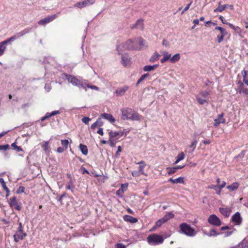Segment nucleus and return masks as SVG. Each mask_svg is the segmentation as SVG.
<instances>
[{
    "label": "nucleus",
    "instance_id": "nucleus-1",
    "mask_svg": "<svg viewBox=\"0 0 248 248\" xmlns=\"http://www.w3.org/2000/svg\"><path fill=\"white\" fill-rule=\"evenodd\" d=\"M121 111L122 112V118L124 120L140 121L141 118V116L129 108L122 109Z\"/></svg>",
    "mask_w": 248,
    "mask_h": 248
},
{
    "label": "nucleus",
    "instance_id": "nucleus-2",
    "mask_svg": "<svg viewBox=\"0 0 248 248\" xmlns=\"http://www.w3.org/2000/svg\"><path fill=\"white\" fill-rule=\"evenodd\" d=\"M128 50H139L136 39L134 40H128L124 44L122 43L117 46V50L119 54H121L122 51V48Z\"/></svg>",
    "mask_w": 248,
    "mask_h": 248
},
{
    "label": "nucleus",
    "instance_id": "nucleus-3",
    "mask_svg": "<svg viewBox=\"0 0 248 248\" xmlns=\"http://www.w3.org/2000/svg\"><path fill=\"white\" fill-rule=\"evenodd\" d=\"M30 30L29 29H26L19 32H18L16 34V35L13 36L7 39L6 40H4L0 43V56L2 55L4 53V52L6 49V45L8 43L10 42L11 41H14L16 38L20 37L25 34L29 32Z\"/></svg>",
    "mask_w": 248,
    "mask_h": 248
},
{
    "label": "nucleus",
    "instance_id": "nucleus-4",
    "mask_svg": "<svg viewBox=\"0 0 248 248\" xmlns=\"http://www.w3.org/2000/svg\"><path fill=\"white\" fill-rule=\"evenodd\" d=\"M180 229L185 234L188 236H194L196 234V232L186 223L181 224L180 225Z\"/></svg>",
    "mask_w": 248,
    "mask_h": 248
},
{
    "label": "nucleus",
    "instance_id": "nucleus-5",
    "mask_svg": "<svg viewBox=\"0 0 248 248\" xmlns=\"http://www.w3.org/2000/svg\"><path fill=\"white\" fill-rule=\"evenodd\" d=\"M174 217V215L172 212L167 213L162 218H160L156 221L154 228L156 229L160 227L163 224L165 223L170 219L173 218Z\"/></svg>",
    "mask_w": 248,
    "mask_h": 248
},
{
    "label": "nucleus",
    "instance_id": "nucleus-6",
    "mask_svg": "<svg viewBox=\"0 0 248 248\" xmlns=\"http://www.w3.org/2000/svg\"><path fill=\"white\" fill-rule=\"evenodd\" d=\"M196 98L200 104L203 105L207 103L209 100V93L206 91L201 92L196 95Z\"/></svg>",
    "mask_w": 248,
    "mask_h": 248
},
{
    "label": "nucleus",
    "instance_id": "nucleus-7",
    "mask_svg": "<svg viewBox=\"0 0 248 248\" xmlns=\"http://www.w3.org/2000/svg\"><path fill=\"white\" fill-rule=\"evenodd\" d=\"M147 240L149 243L152 245H158L162 244L163 242V238L159 235L154 234L151 235H149L147 237Z\"/></svg>",
    "mask_w": 248,
    "mask_h": 248
},
{
    "label": "nucleus",
    "instance_id": "nucleus-8",
    "mask_svg": "<svg viewBox=\"0 0 248 248\" xmlns=\"http://www.w3.org/2000/svg\"><path fill=\"white\" fill-rule=\"evenodd\" d=\"M66 78L68 82L72 83L73 85L78 86L79 88H83L86 90V87L76 77L72 75H66Z\"/></svg>",
    "mask_w": 248,
    "mask_h": 248
},
{
    "label": "nucleus",
    "instance_id": "nucleus-9",
    "mask_svg": "<svg viewBox=\"0 0 248 248\" xmlns=\"http://www.w3.org/2000/svg\"><path fill=\"white\" fill-rule=\"evenodd\" d=\"M208 222L214 226H219L221 225V221L219 218L215 215L210 216L208 219Z\"/></svg>",
    "mask_w": 248,
    "mask_h": 248
},
{
    "label": "nucleus",
    "instance_id": "nucleus-10",
    "mask_svg": "<svg viewBox=\"0 0 248 248\" xmlns=\"http://www.w3.org/2000/svg\"><path fill=\"white\" fill-rule=\"evenodd\" d=\"M95 0H85L82 2H78L74 5V7L81 9L83 7L89 6L93 4Z\"/></svg>",
    "mask_w": 248,
    "mask_h": 248
},
{
    "label": "nucleus",
    "instance_id": "nucleus-11",
    "mask_svg": "<svg viewBox=\"0 0 248 248\" xmlns=\"http://www.w3.org/2000/svg\"><path fill=\"white\" fill-rule=\"evenodd\" d=\"M57 17V15H53L50 16H48L38 22V24L41 25H45L46 24L52 21L54 19L56 18Z\"/></svg>",
    "mask_w": 248,
    "mask_h": 248
},
{
    "label": "nucleus",
    "instance_id": "nucleus-12",
    "mask_svg": "<svg viewBox=\"0 0 248 248\" xmlns=\"http://www.w3.org/2000/svg\"><path fill=\"white\" fill-rule=\"evenodd\" d=\"M26 236L27 233L23 232V231L17 230L14 235V239L15 242H17L20 240H23Z\"/></svg>",
    "mask_w": 248,
    "mask_h": 248
},
{
    "label": "nucleus",
    "instance_id": "nucleus-13",
    "mask_svg": "<svg viewBox=\"0 0 248 248\" xmlns=\"http://www.w3.org/2000/svg\"><path fill=\"white\" fill-rule=\"evenodd\" d=\"M232 221L236 225H240L242 222V218L240 214L237 212L232 217Z\"/></svg>",
    "mask_w": 248,
    "mask_h": 248
},
{
    "label": "nucleus",
    "instance_id": "nucleus-14",
    "mask_svg": "<svg viewBox=\"0 0 248 248\" xmlns=\"http://www.w3.org/2000/svg\"><path fill=\"white\" fill-rule=\"evenodd\" d=\"M127 184H122L121 187L116 191V195L120 197H123L124 191L127 188Z\"/></svg>",
    "mask_w": 248,
    "mask_h": 248
},
{
    "label": "nucleus",
    "instance_id": "nucleus-15",
    "mask_svg": "<svg viewBox=\"0 0 248 248\" xmlns=\"http://www.w3.org/2000/svg\"><path fill=\"white\" fill-rule=\"evenodd\" d=\"M219 211L220 213L222 215H223L225 217H227L230 215L231 213L232 212V209L230 207H227V208L220 207L219 208Z\"/></svg>",
    "mask_w": 248,
    "mask_h": 248
},
{
    "label": "nucleus",
    "instance_id": "nucleus-16",
    "mask_svg": "<svg viewBox=\"0 0 248 248\" xmlns=\"http://www.w3.org/2000/svg\"><path fill=\"white\" fill-rule=\"evenodd\" d=\"M223 114L221 113L218 115V117L217 119H215L214 121L215 123L214 124L215 126L217 127L219 125V124H224L225 123V120L223 118Z\"/></svg>",
    "mask_w": 248,
    "mask_h": 248
},
{
    "label": "nucleus",
    "instance_id": "nucleus-17",
    "mask_svg": "<svg viewBox=\"0 0 248 248\" xmlns=\"http://www.w3.org/2000/svg\"><path fill=\"white\" fill-rule=\"evenodd\" d=\"M122 64L124 66H128L130 65V58L127 55H122Z\"/></svg>",
    "mask_w": 248,
    "mask_h": 248
},
{
    "label": "nucleus",
    "instance_id": "nucleus-18",
    "mask_svg": "<svg viewBox=\"0 0 248 248\" xmlns=\"http://www.w3.org/2000/svg\"><path fill=\"white\" fill-rule=\"evenodd\" d=\"M101 116L102 118L108 120L110 123H113L115 121V118L110 114L104 113L102 114Z\"/></svg>",
    "mask_w": 248,
    "mask_h": 248
},
{
    "label": "nucleus",
    "instance_id": "nucleus-19",
    "mask_svg": "<svg viewBox=\"0 0 248 248\" xmlns=\"http://www.w3.org/2000/svg\"><path fill=\"white\" fill-rule=\"evenodd\" d=\"M162 55L163 58L160 60V62L162 63H164L165 62L168 61L169 60L170 61V59L171 57V54L169 53L167 51H163L162 52Z\"/></svg>",
    "mask_w": 248,
    "mask_h": 248
},
{
    "label": "nucleus",
    "instance_id": "nucleus-20",
    "mask_svg": "<svg viewBox=\"0 0 248 248\" xmlns=\"http://www.w3.org/2000/svg\"><path fill=\"white\" fill-rule=\"evenodd\" d=\"M123 134H124V132H121V131L117 132V131H113L110 130L109 132V138L112 139H114L117 136H122L123 135Z\"/></svg>",
    "mask_w": 248,
    "mask_h": 248
},
{
    "label": "nucleus",
    "instance_id": "nucleus-21",
    "mask_svg": "<svg viewBox=\"0 0 248 248\" xmlns=\"http://www.w3.org/2000/svg\"><path fill=\"white\" fill-rule=\"evenodd\" d=\"M131 28H138L142 30L144 28L143 20L141 19H139L134 25L131 26Z\"/></svg>",
    "mask_w": 248,
    "mask_h": 248
},
{
    "label": "nucleus",
    "instance_id": "nucleus-22",
    "mask_svg": "<svg viewBox=\"0 0 248 248\" xmlns=\"http://www.w3.org/2000/svg\"><path fill=\"white\" fill-rule=\"evenodd\" d=\"M124 220L126 222H130L132 223H135L138 221V219L137 218L129 215L124 216Z\"/></svg>",
    "mask_w": 248,
    "mask_h": 248
},
{
    "label": "nucleus",
    "instance_id": "nucleus-23",
    "mask_svg": "<svg viewBox=\"0 0 248 248\" xmlns=\"http://www.w3.org/2000/svg\"><path fill=\"white\" fill-rule=\"evenodd\" d=\"M138 164L140 165L139 167V171L141 173V174L147 176V174L145 173L144 171V169L146 166V164L145 163L144 161H141L139 162Z\"/></svg>",
    "mask_w": 248,
    "mask_h": 248
},
{
    "label": "nucleus",
    "instance_id": "nucleus-24",
    "mask_svg": "<svg viewBox=\"0 0 248 248\" xmlns=\"http://www.w3.org/2000/svg\"><path fill=\"white\" fill-rule=\"evenodd\" d=\"M60 113V111L59 110H55L53 111L51 113H46V116L44 117H43L41 118V121H44L46 120V119H48V118L50 117L51 116H53L54 115H55L56 114H58Z\"/></svg>",
    "mask_w": 248,
    "mask_h": 248
},
{
    "label": "nucleus",
    "instance_id": "nucleus-25",
    "mask_svg": "<svg viewBox=\"0 0 248 248\" xmlns=\"http://www.w3.org/2000/svg\"><path fill=\"white\" fill-rule=\"evenodd\" d=\"M158 66V64H155L153 65H145L143 67V71L144 72H149L155 70Z\"/></svg>",
    "mask_w": 248,
    "mask_h": 248
},
{
    "label": "nucleus",
    "instance_id": "nucleus-26",
    "mask_svg": "<svg viewBox=\"0 0 248 248\" xmlns=\"http://www.w3.org/2000/svg\"><path fill=\"white\" fill-rule=\"evenodd\" d=\"M160 55L159 54L155 51L152 56L149 59V62H154L159 60Z\"/></svg>",
    "mask_w": 248,
    "mask_h": 248
},
{
    "label": "nucleus",
    "instance_id": "nucleus-27",
    "mask_svg": "<svg viewBox=\"0 0 248 248\" xmlns=\"http://www.w3.org/2000/svg\"><path fill=\"white\" fill-rule=\"evenodd\" d=\"M168 181L173 184H183L184 183L183 177H179L175 179L170 178Z\"/></svg>",
    "mask_w": 248,
    "mask_h": 248
},
{
    "label": "nucleus",
    "instance_id": "nucleus-28",
    "mask_svg": "<svg viewBox=\"0 0 248 248\" xmlns=\"http://www.w3.org/2000/svg\"><path fill=\"white\" fill-rule=\"evenodd\" d=\"M103 125V122L101 121L100 118H98L97 121L92 124L91 128L94 129L96 127H101Z\"/></svg>",
    "mask_w": 248,
    "mask_h": 248
},
{
    "label": "nucleus",
    "instance_id": "nucleus-29",
    "mask_svg": "<svg viewBox=\"0 0 248 248\" xmlns=\"http://www.w3.org/2000/svg\"><path fill=\"white\" fill-rule=\"evenodd\" d=\"M136 39L138 44V47H139V50H140L144 46V40L141 37H138Z\"/></svg>",
    "mask_w": 248,
    "mask_h": 248
},
{
    "label": "nucleus",
    "instance_id": "nucleus-30",
    "mask_svg": "<svg viewBox=\"0 0 248 248\" xmlns=\"http://www.w3.org/2000/svg\"><path fill=\"white\" fill-rule=\"evenodd\" d=\"M239 184L238 183H233L227 186V188L231 191H234L238 188Z\"/></svg>",
    "mask_w": 248,
    "mask_h": 248
},
{
    "label": "nucleus",
    "instance_id": "nucleus-31",
    "mask_svg": "<svg viewBox=\"0 0 248 248\" xmlns=\"http://www.w3.org/2000/svg\"><path fill=\"white\" fill-rule=\"evenodd\" d=\"M228 4L219 5L217 8L214 9V12L215 13L221 12L223 10H224L226 8H228Z\"/></svg>",
    "mask_w": 248,
    "mask_h": 248
},
{
    "label": "nucleus",
    "instance_id": "nucleus-32",
    "mask_svg": "<svg viewBox=\"0 0 248 248\" xmlns=\"http://www.w3.org/2000/svg\"><path fill=\"white\" fill-rule=\"evenodd\" d=\"M79 150L84 155H87L88 153L87 147L82 144L79 145Z\"/></svg>",
    "mask_w": 248,
    "mask_h": 248
},
{
    "label": "nucleus",
    "instance_id": "nucleus-33",
    "mask_svg": "<svg viewBox=\"0 0 248 248\" xmlns=\"http://www.w3.org/2000/svg\"><path fill=\"white\" fill-rule=\"evenodd\" d=\"M180 59V55L179 53L176 54L172 57H170V62L171 63H175L178 62Z\"/></svg>",
    "mask_w": 248,
    "mask_h": 248
},
{
    "label": "nucleus",
    "instance_id": "nucleus-34",
    "mask_svg": "<svg viewBox=\"0 0 248 248\" xmlns=\"http://www.w3.org/2000/svg\"><path fill=\"white\" fill-rule=\"evenodd\" d=\"M197 143V140H194L192 141L191 145L189 146V153H193V152L194 151V150L196 147Z\"/></svg>",
    "mask_w": 248,
    "mask_h": 248
},
{
    "label": "nucleus",
    "instance_id": "nucleus-35",
    "mask_svg": "<svg viewBox=\"0 0 248 248\" xmlns=\"http://www.w3.org/2000/svg\"><path fill=\"white\" fill-rule=\"evenodd\" d=\"M127 90V87H124L123 88H121L119 90H117L116 91V94L118 96H121L124 94V93L126 92V91Z\"/></svg>",
    "mask_w": 248,
    "mask_h": 248
},
{
    "label": "nucleus",
    "instance_id": "nucleus-36",
    "mask_svg": "<svg viewBox=\"0 0 248 248\" xmlns=\"http://www.w3.org/2000/svg\"><path fill=\"white\" fill-rule=\"evenodd\" d=\"M185 156V155L183 152H181V153L179 154L177 156V159L175 162V164H177L179 161L184 159Z\"/></svg>",
    "mask_w": 248,
    "mask_h": 248
},
{
    "label": "nucleus",
    "instance_id": "nucleus-37",
    "mask_svg": "<svg viewBox=\"0 0 248 248\" xmlns=\"http://www.w3.org/2000/svg\"><path fill=\"white\" fill-rule=\"evenodd\" d=\"M17 203L16 197H13L10 199L9 204L11 207H14Z\"/></svg>",
    "mask_w": 248,
    "mask_h": 248
},
{
    "label": "nucleus",
    "instance_id": "nucleus-38",
    "mask_svg": "<svg viewBox=\"0 0 248 248\" xmlns=\"http://www.w3.org/2000/svg\"><path fill=\"white\" fill-rule=\"evenodd\" d=\"M74 188L75 186L73 184V181L71 179V180L68 182V185L66 186V189L67 190H71V191H73Z\"/></svg>",
    "mask_w": 248,
    "mask_h": 248
},
{
    "label": "nucleus",
    "instance_id": "nucleus-39",
    "mask_svg": "<svg viewBox=\"0 0 248 248\" xmlns=\"http://www.w3.org/2000/svg\"><path fill=\"white\" fill-rule=\"evenodd\" d=\"M238 248H248V243L247 241H243L238 244Z\"/></svg>",
    "mask_w": 248,
    "mask_h": 248
},
{
    "label": "nucleus",
    "instance_id": "nucleus-40",
    "mask_svg": "<svg viewBox=\"0 0 248 248\" xmlns=\"http://www.w3.org/2000/svg\"><path fill=\"white\" fill-rule=\"evenodd\" d=\"M149 74L148 73L144 74L143 75H142L140 78L139 79L137 82V85H138L140 84L141 81H142L143 80H144L146 78L149 77Z\"/></svg>",
    "mask_w": 248,
    "mask_h": 248
},
{
    "label": "nucleus",
    "instance_id": "nucleus-41",
    "mask_svg": "<svg viewBox=\"0 0 248 248\" xmlns=\"http://www.w3.org/2000/svg\"><path fill=\"white\" fill-rule=\"evenodd\" d=\"M204 233L210 237L212 236H217L219 234V233H217L216 231L214 229L211 230L209 233H206L205 232H204Z\"/></svg>",
    "mask_w": 248,
    "mask_h": 248
},
{
    "label": "nucleus",
    "instance_id": "nucleus-42",
    "mask_svg": "<svg viewBox=\"0 0 248 248\" xmlns=\"http://www.w3.org/2000/svg\"><path fill=\"white\" fill-rule=\"evenodd\" d=\"M61 144L64 149H67L68 144L69 141L67 140H61Z\"/></svg>",
    "mask_w": 248,
    "mask_h": 248
},
{
    "label": "nucleus",
    "instance_id": "nucleus-43",
    "mask_svg": "<svg viewBox=\"0 0 248 248\" xmlns=\"http://www.w3.org/2000/svg\"><path fill=\"white\" fill-rule=\"evenodd\" d=\"M0 182L1 184L2 187L4 188V189L7 192H9V190L8 188V187L6 186V184L4 181V179L2 178L0 179Z\"/></svg>",
    "mask_w": 248,
    "mask_h": 248
},
{
    "label": "nucleus",
    "instance_id": "nucleus-44",
    "mask_svg": "<svg viewBox=\"0 0 248 248\" xmlns=\"http://www.w3.org/2000/svg\"><path fill=\"white\" fill-rule=\"evenodd\" d=\"M226 34H227L220 33L219 34L217 35V39L218 43H221L223 40L224 37Z\"/></svg>",
    "mask_w": 248,
    "mask_h": 248
},
{
    "label": "nucleus",
    "instance_id": "nucleus-45",
    "mask_svg": "<svg viewBox=\"0 0 248 248\" xmlns=\"http://www.w3.org/2000/svg\"><path fill=\"white\" fill-rule=\"evenodd\" d=\"M11 146L15 150H16L17 152H20L22 151L21 147L20 146H17L16 142L13 143Z\"/></svg>",
    "mask_w": 248,
    "mask_h": 248
},
{
    "label": "nucleus",
    "instance_id": "nucleus-46",
    "mask_svg": "<svg viewBox=\"0 0 248 248\" xmlns=\"http://www.w3.org/2000/svg\"><path fill=\"white\" fill-rule=\"evenodd\" d=\"M167 169L168 170V173L169 175L173 174L175 172V171L176 170L175 167H172V168L169 167V168H167Z\"/></svg>",
    "mask_w": 248,
    "mask_h": 248
},
{
    "label": "nucleus",
    "instance_id": "nucleus-47",
    "mask_svg": "<svg viewBox=\"0 0 248 248\" xmlns=\"http://www.w3.org/2000/svg\"><path fill=\"white\" fill-rule=\"evenodd\" d=\"M42 147L43 148L44 150H45L46 152L47 151L49 148V142L45 141V143L43 145H42Z\"/></svg>",
    "mask_w": 248,
    "mask_h": 248
},
{
    "label": "nucleus",
    "instance_id": "nucleus-48",
    "mask_svg": "<svg viewBox=\"0 0 248 248\" xmlns=\"http://www.w3.org/2000/svg\"><path fill=\"white\" fill-rule=\"evenodd\" d=\"M215 30H219V31H220V33H221V34H227V33L225 29H224V28H223L221 27H216L215 28Z\"/></svg>",
    "mask_w": 248,
    "mask_h": 248
},
{
    "label": "nucleus",
    "instance_id": "nucleus-49",
    "mask_svg": "<svg viewBox=\"0 0 248 248\" xmlns=\"http://www.w3.org/2000/svg\"><path fill=\"white\" fill-rule=\"evenodd\" d=\"M10 148L9 145L8 144L5 145H0V151H6Z\"/></svg>",
    "mask_w": 248,
    "mask_h": 248
},
{
    "label": "nucleus",
    "instance_id": "nucleus-50",
    "mask_svg": "<svg viewBox=\"0 0 248 248\" xmlns=\"http://www.w3.org/2000/svg\"><path fill=\"white\" fill-rule=\"evenodd\" d=\"M245 151H242L238 155L235 156V158L242 159L244 157Z\"/></svg>",
    "mask_w": 248,
    "mask_h": 248
},
{
    "label": "nucleus",
    "instance_id": "nucleus-51",
    "mask_svg": "<svg viewBox=\"0 0 248 248\" xmlns=\"http://www.w3.org/2000/svg\"><path fill=\"white\" fill-rule=\"evenodd\" d=\"M91 121V119L89 117H84L82 119V121L86 124H88L89 121Z\"/></svg>",
    "mask_w": 248,
    "mask_h": 248
},
{
    "label": "nucleus",
    "instance_id": "nucleus-52",
    "mask_svg": "<svg viewBox=\"0 0 248 248\" xmlns=\"http://www.w3.org/2000/svg\"><path fill=\"white\" fill-rule=\"evenodd\" d=\"M141 174V173L139 171H133L132 172V175L134 177H138L140 176Z\"/></svg>",
    "mask_w": 248,
    "mask_h": 248
},
{
    "label": "nucleus",
    "instance_id": "nucleus-53",
    "mask_svg": "<svg viewBox=\"0 0 248 248\" xmlns=\"http://www.w3.org/2000/svg\"><path fill=\"white\" fill-rule=\"evenodd\" d=\"M207 188H210V189H213L215 190L216 191H217V188H218V185H211L208 186H207Z\"/></svg>",
    "mask_w": 248,
    "mask_h": 248
},
{
    "label": "nucleus",
    "instance_id": "nucleus-54",
    "mask_svg": "<svg viewBox=\"0 0 248 248\" xmlns=\"http://www.w3.org/2000/svg\"><path fill=\"white\" fill-rule=\"evenodd\" d=\"M25 190V187L22 186H20L18 189L17 190V193H22L24 192Z\"/></svg>",
    "mask_w": 248,
    "mask_h": 248
},
{
    "label": "nucleus",
    "instance_id": "nucleus-55",
    "mask_svg": "<svg viewBox=\"0 0 248 248\" xmlns=\"http://www.w3.org/2000/svg\"><path fill=\"white\" fill-rule=\"evenodd\" d=\"M108 141L109 142L110 145L111 147H113L115 145L116 140H114V139L109 138V140Z\"/></svg>",
    "mask_w": 248,
    "mask_h": 248
},
{
    "label": "nucleus",
    "instance_id": "nucleus-56",
    "mask_svg": "<svg viewBox=\"0 0 248 248\" xmlns=\"http://www.w3.org/2000/svg\"><path fill=\"white\" fill-rule=\"evenodd\" d=\"M239 83H240V86L238 87V92L240 93H241V90H242L243 89H244V85H243V83H241V82H239Z\"/></svg>",
    "mask_w": 248,
    "mask_h": 248
},
{
    "label": "nucleus",
    "instance_id": "nucleus-57",
    "mask_svg": "<svg viewBox=\"0 0 248 248\" xmlns=\"http://www.w3.org/2000/svg\"><path fill=\"white\" fill-rule=\"evenodd\" d=\"M226 186V182L225 181L221 182L220 185H218V188L222 189Z\"/></svg>",
    "mask_w": 248,
    "mask_h": 248
},
{
    "label": "nucleus",
    "instance_id": "nucleus-58",
    "mask_svg": "<svg viewBox=\"0 0 248 248\" xmlns=\"http://www.w3.org/2000/svg\"><path fill=\"white\" fill-rule=\"evenodd\" d=\"M116 248H126V246L122 243H118V244H116Z\"/></svg>",
    "mask_w": 248,
    "mask_h": 248
},
{
    "label": "nucleus",
    "instance_id": "nucleus-59",
    "mask_svg": "<svg viewBox=\"0 0 248 248\" xmlns=\"http://www.w3.org/2000/svg\"><path fill=\"white\" fill-rule=\"evenodd\" d=\"M66 150L63 147H59L57 148V152L59 153H62L64 152V151Z\"/></svg>",
    "mask_w": 248,
    "mask_h": 248
},
{
    "label": "nucleus",
    "instance_id": "nucleus-60",
    "mask_svg": "<svg viewBox=\"0 0 248 248\" xmlns=\"http://www.w3.org/2000/svg\"><path fill=\"white\" fill-rule=\"evenodd\" d=\"M87 87L88 88H89L92 89H94V90H99L98 87H97V86H94V85H87Z\"/></svg>",
    "mask_w": 248,
    "mask_h": 248
},
{
    "label": "nucleus",
    "instance_id": "nucleus-61",
    "mask_svg": "<svg viewBox=\"0 0 248 248\" xmlns=\"http://www.w3.org/2000/svg\"><path fill=\"white\" fill-rule=\"evenodd\" d=\"M241 91V93H243L245 94H248V89L247 88H244Z\"/></svg>",
    "mask_w": 248,
    "mask_h": 248
},
{
    "label": "nucleus",
    "instance_id": "nucleus-62",
    "mask_svg": "<svg viewBox=\"0 0 248 248\" xmlns=\"http://www.w3.org/2000/svg\"><path fill=\"white\" fill-rule=\"evenodd\" d=\"M97 133L100 135H103L104 132L103 129L102 128H99L98 131H97Z\"/></svg>",
    "mask_w": 248,
    "mask_h": 248
},
{
    "label": "nucleus",
    "instance_id": "nucleus-63",
    "mask_svg": "<svg viewBox=\"0 0 248 248\" xmlns=\"http://www.w3.org/2000/svg\"><path fill=\"white\" fill-rule=\"evenodd\" d=\"M192 3V1H191L190 2L186 5V6L184 8V11H186L188 10L190 7V6Z\"/></svg>",
    "mask_w": 248,
    "mask_h": 248
},
{
    "label": "nucleus",
    "instance_id": "nucleus-64",
    "mask_svg": "<svg viewBox=\"0 0 248 248\" xmlns=\"http://www.w3.org/2000/svg\"><path fill=\"white\" fill-rule=\"evenodd\" d=\"M162 45L168 46H169V42L166 39H164L162 42Z\"/></svg>",
    "mask_w": 248,
    "mask_h": 248
}]
</instances>
